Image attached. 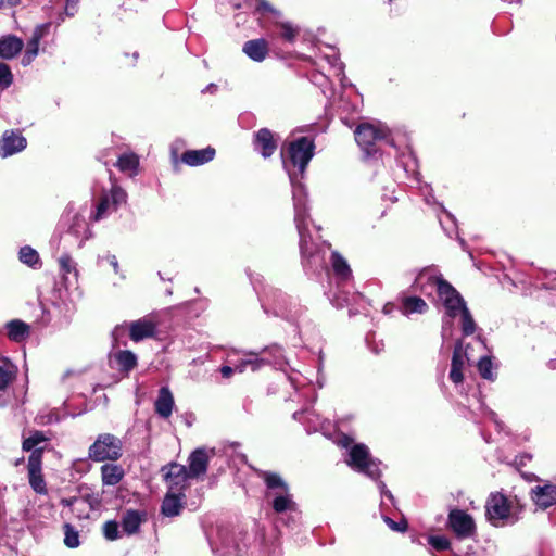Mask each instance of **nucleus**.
I'll use <instances>...</instances> for the list:
<instances>
[{
  "mask_svg": "<svg viewBox=\"0 0 556 556\" xmlns=\"http://www.w3.org/2000/svg\"><path fill=\"white\" fill-rule=\"evenodd\" d=\"M27 146L26 138L20 130L8 129L0 138V156L2 159L22 152Z\"/></svg>",
  "mask_w": 556,
  "mask_h": 556,
  "instance_id": "nucleus-16",
  "label": "nucleus"
},
{
  "mask_svg": "<svg viewBox=\"0 0 556 556\" xmlns=\"http://www.w3.org/2000/svg\"><path fill=\"white\" fill-rule=\"evenodd\" d=\"M278 26L281 29V38L289 43H293L300 33V28L290 22H282Z\"/></svg>",
  "mask_w": 556,
  "mask_h": 556,
  "instance_id": "nucleus-43",
  "label": "nucleus"
},
{
  "mask_svg": "<svg viewBox=\"0 0 556 556\" xmlns=\"http://www.w3.org/2000/svg\"><path fill=\"white\" fill-rule=\"evenodd\" d=\"M485 518L495 528L516 525L525 509L517 495H507L503 492H492L485 502Z\"/></svg>",
  "mask_w": 556,
  "mask_h": 556,
  "instance_id": "nucleus-2",
  "label": "nucleus"
},
{
  "mask_svg": "<svg viewBox=\"0 0 556 556\" xmlns=\"http://www.w3.org/2000/svg\"><path fill=\"white\" fill-rule=\"evenodd\" d=\"M462 342H458L456 345H455V349H454V352H453V357H452V362H455L456 361V366L457 367H460L463 368L464 367V355L462 353Z\"/></svg>",
  "mask_w": 556,
  "mask_h": 556,
  "instance_id": "nucleus-59",
  "label": "nucleus"
},
{
  "mask_svg": "<svg viewBox=\"0 0 556 556\" xmlns=\"http://www.w3.org/2000/svg\"><path fill=\"white\" fill-rule=\"evenodd\" d=\"M242 51L254 62H263L268 54V45L265 39H252L243 45Z\"/></svg>",
  "mask_w": 556,
  "mask_h": 556,
  "instance_id": "nucleus-29",
  "label": "nucleus"
},
{
  "mask_svg": "<svg viewBox=\"0 0 556 556\" xmlns=\"http://www.w3.org/2000/svg\"><path fill=\"white\" fill-rule=\"evenodd\" d=\"M399 163L403 166L404 170L407 174H412L415 179L419 181V173L417 170L418 168V162L415 156V154L412 151H408L407 153H403L401 157L399 159Z\"/></svg>",
  "mask_w": 556,
  "mask_h": 556,
  "instance_id": "nucleus-39",
  "label": "nucleus"
},
{
  "mask_svg": "<svg viewBox=\"0 0 556 556\" xmlns=\"http://www.w3.org/2000/svg\"><path fill=\"white\" fill-rule=\"evenodd\" d=\"M331 53L324 54L323 59L330 65V67L336 72V75L340 78L342 87L345 86V75H344V64L340 61L339 54L336 49L330 48Z\"/></svg>",
  "mask_w": 556,
  "mask_h": 556,
  "instance_id": "nucleus-37",
  "label": "nucleus"
},
{
  "mask_svg": "<svg viewBox=\"0 0 556 556\" xmlns=\"http://www.w3.org/2000/svg\"><path fill=\"white\" fill-rule=\"evenodd\" d=\"M435 289L440 302L446 311V317L443 319L442 338L445 340L452 336V321L466 303L460 293L447 280H434Z\"/></svg>",
  "mask_w": 556,
  "mask_h": 556,
  "instance_id": "nucleus-6",
  "label": "nucleus"
},
{
  "mask_svg": "<svg viewBox=\"0 0 556 556\" xmlns=\"http://www.w3.org/2000/svg\"><path fill=\"white\" fill-rule=\"evenodd\" d=\"M270 352L274 355V363L280 365V359L282 358V351L281 348L278 345H274L270 348H264L260 353L253 352V351H247L244 352L245 358L239 361L233 366L236 368V371L243 372L248 368H250L252 371H256L260 368H262L265 364H269L270 362L267 361L264 357H261L260 354H264Z\"/></svg>",
  "mask_w": 556,
  "mask_h": 556,
  "instance_id": "nucleus-12",
  "label": "nucleus"
},
{
  "mask_svg": "<svg viewBox=\"0 0 556 556\" xmlns=\"http://www.w3.org/2000/svg\"><path fill=\"white\" fill-rule=\"evenodd\" d=\"M330 266L337 278H351L352 269L348 260L338 251H332L330 255Z\"/></svg>",
  "mask_w": 556,
  "mask_h": 556,
  "instance_id": "nucleus-31",
  "label": "nucleus"
},
{
  "mask_svg": "<svg viewBox=\"0 0 556 556\" xmlns=\"http://www.w3.org/2000/svg\"><path fill=\"white\" fill-rule=\"evenodd\" d=\"M123 455L122 440L111 433H101L88 448V457L97 463L116 462Z\"/></svg>",
  "mask_w": 556,
  "mask_h": 556,
  "instance_id": "nucleus-9",
  "label": "nucleus"
},
{
  "mask_svg": "<svg viewBox=\"0 0 556 556\" xmlns=\"http://www.w3.org/2000/svg\"><path fill=\"white\" fill-rule=\"evenodd\" d=\"M420 193L422 194L425 201L427 204H437L433 195V190L430 185L428 184H420L419 186ZM440 203H438L439 205Z\"/></svg>",
  "mask_w": 556,
  "mask_h": 556,
  "instance_id": "nucleus-54",
  "label": "nucleus"
},
{
  "mask_svg": "<svg viewBox=\"0 0 556 556\" xmlns=\"http://www.w3.org/2000/svg\"><path fill=\"white\" fill-rule=\"evenodd\" d=\"M47 441V437L41 431H34L28 438H25L23 441V450L24 451H31V453L35 450L43 451L42 447L39 445Z\"/></svg>",
  "mask_w": 556,
  "mask_h": 556,
  "instance_id": "nucleus-41",
  "label": "nucleus"
},
{
  "mask_svg": "<svg viewBox=\"0 0 556 556\" xmlns=\"http://www.w3.org/2000/svg\"><path fill=\"white\" fill-rule=\"evenodd\" d=\"M481 409L483 410V414L485 415V417L489 418L494 424L495 429L498 432H502L504 430V424L501 420H498L496 413H494L493 410H491L489 408H484L482 404H481Z\"/></svg>",
  "mask_w": 556,
  "mask_h": 556,
  "instance_id": "nucleus-55",
  "label": "nucleus"
},
{
  "mask_svg": "<svg viewBox=\"0 0 556 556\" xmlns=\"http://www.w3.org/2000/svg\"><path fill=\"white\" fill-rule=\"evenodd\" d=\"M478 370L482 378L486 380H494L495 372L493 371V363L491 357H481L478 362Z\"/></svg>",
  "mask_w": 556,
  "mask_h": 556,
  "instance_id": "nucleus-45",
  "label": "nucleus"
},
{
  "mask_svg": "<svg viewBox=\"0 0 556 556\" xmlns=\"http://www.w3.org/2000/svg\"><path fill=\"white\" fill-rule=\"evenodd\" d=\"M129 334L128 325H118L112 331V340L114 348L126 345L125 337Z\"/></svg>",
  "mask_w": 556,
  "mask_h": 556,
  "instance_id": "nucleus-47",
  "label": "nucleus"
},
{
  "mask_svg": "<svg viewBox=\"0 0 556 556\" xmlns=\"http://www.w3.org/2000/svg\"><path fill=\"white\" fill-rule=\"evenodd\" d=\"M28 481L31 489L38 494H47V485L41 473V451L35 450L28 458Z\"/></svg>",
  "mask_w": 556,
  "mask_h": 556,
  "instance_id": "nucleus-17",
  "label": "nucleus"
},
{
  "mask_svg": "<svg viewBox=\"0 0 556 556\" xmlns=\"http://www.w3.org/2000/svg\"><path fill=\"white\" fill-rule=\"evenodd\" d=\"M124 469L116 464H104L101 467V478L104 485H116L124 478Z\"/></svg>",
  "mask_w": 556,
  "mask_h": 556,
  "instance_id": "nucleus-32",
  "label": "nucleus"
},
{
  "mask_svg": "<svg viewBox=\"0 0 556 556\" xmlns=\"http://www.w3.org/2000/svg\"><path fill=\"white\" fill-rule=\"evenodd\" d=\"M355 140L366 157H376L381 144L394 147L393 139L388 137V129L382 125L361 124L354 131Z\"/></svg>",
  "mask_w": 556,
  "mask_h": 556,
  "instance_id": "nucleus-5",
  "label": "nucleus"
},
{
  "mask_svg": "<svg viewBox=\"0 0 556 556\" xmlns=\"http://www.w3.org/2000/svg\"><path fill=\"white\" fill-rule=\"evenodd\" d=\"M256 11L261 13H273L276 16L280 15V12L274 9L267 0H256Z\"/></svg>",
  "mask_w": 556,
  "mask_h": 556,
  "instance_id": "nucleus-56",
  "label": "nucleus"
},
{
  "mask_svg": "<svg viewBox=\"0 0 556 556\" xmlns=\"http://www.w3.org/2000/svg\"><path fill=\"white\" fill-rule=\"evenodd\" d=\"M64 543L70 548H75L79 545V535L73 526L66 523L64 526Z\"/></svg>",
  "mask_w": 556,
  "mask_h": 556,
  "instance_id": "nucleus-46",
  "label": "nucleus"
},
{
  "mask_svg": "<svg viewBox=\"0 0 556 556\" xmlns=\"http://www.w3.org/2000/svg\"><path fill=\"white\" fill-rule=\"evenodd\" d=\"M215 156V149L206 147L200 150H188L181 155V162L189 166H200L210 161Z\"/></svg>",
  "mask_w": 556,
  "mask_h": 556,
  "instance_id": "nucleus-27",
  "label": "nucleus"
},
{
  "mask_svg": "<svg viewBox=\"0 0 556 556\" xmlns=\"http://www.w3.org/2000/svg\"><path fill=\"white\" fill-rule=\"evenodd\" d=\"M146 520V513L136 509H127L121 517L122 531L127 535L136 534L141 523Z\"/></svg>",
  "mask_w": 556,
  "mask_h": 556,
  "instance_id": "nucleus-22",
  "label": "nucleus"
},
{
  "mask_svg": "<svg viewBox=\"0 0 556 556\" xmlns=\"http://www.w3.org/2000/svg\"><path fill=\"white\" fill-rule=\"evenodd\" d=\"M127 202V192L119 186H112L109 191L103 192L94 202L89 215L92 223L106 219Z\"/></svg>",
  "mask_w": 556,
  "mask_h": 556,
  "instance_id": "nucleus-7",
  "label": "nucleus"
},
{
  "mask_svg": "<svg viewBox=\"0 0 556 556\" xmlns=\"http://www.w3.org/2000/svg\"><path fill=\"white\" fill-rule=\"evenodd\" d=\"M293 418L300 422L307 425V431H318L324 428L325 420L319 417L314 410H300L293 414Z\"/></svg>",
  "mask_w": 556,
  "mask_h": 556,
  "instance_id": "nucleus-33",
  "label": "nucleus"
},
{
  "mask_svg": "<svg viewBox=\"0 0 556 556\" xmlns=\"http://www.w3.org/2000/svg\"><path fill=\"white\" fill-rule=\"evenodd\" d=\"M24 48V41L15 35H5L0 37V58L12 60L21 53Z\"/></svg>",
  "mask_w": 556,
  "mask_h": 556,
  "instance_id": "nucleus-23",
  "label": "nucleus"
},
{
  "mask_svg": "<svg viewBox=\"0 0 556 556\" xmlns=\"http://www.w3.org/2000/svg\"><path fill=\"white\" fill-rule=\"evenodd\" d=\"M528 282V280H523V279H520V280H509V285L510 287H508V290L510 292H515L514 289H523L525 285Z\"/></svg>",
  "mask_w": 556,
  "mask_h": 556,
  "instance_id": "nucleus-61",
  "label": "nucleus"
},
{
  "mask_svg": "<svg viewBox=\"0 0 556 556\" xmlns=\"http://www.w3.org/2000/svg\"><path fill=\"white\" fill-rule=\"evenodd\" d=\"M428 543L437 551H445L450 548V540L445 535H430Z\"/></svg>",
  "mask_w": 556,
  "mask_h": 556,
  "instance_id": "nucleus-51",
  "label": "nucleus"
},
{
  "mask_svg": "<svg viewBox=\"0 0 556 556\" xmlns=\"http://www.w3.org/2000/svg\"><path fill=\"white\" fill-rule=\"evenodd\" d=\"M450 379L458 384L463 381V368L456 366V361L451 363Z\"/></svg>",
  "mask_w": 556,
  "mask_h": 556,
  "instance_id": "nucleus-57",
  "label": "nucleus"
},
{
  "mask_svg": "<svg viewBox=\"0 0 556 556\" xmlns=\"http://www.w3.org/2000/svg\"><path fill=\"white\" fill-rule=\"evenodd\" d=\"M399 311L406 317L414 314H425L429 306L424 299L417 295L402 294L397 299Z\"/></svg>",
  "mask_w": 556,
  "mask_h": 556,
  "instance_id": "nucleus-21",
  "label": "nucleus"
},
{
  "mask_svg": "<svg viewBox=\"0 0 556 556\" xmlns=\"http://www.w3.org/2000/svg\"><path fill=\"white\" fill-rule=\"evenodd\" d=\"M447 525L458 540L473 539L477 535L473 517L463 509H452Z\"/></svg>",
  "mask_w": 556,
  "mask_h": 556,
  "instance_id": "nucleus-11",
  "label": "nucleus"
},
{
  "mask_svg": "<svg viewBox=\"0 0 556 556\" xmlns=\"http://www.w3.org/2000/svg\"><path fill=\"white\" fill-rule=\"evenodd\" d=\"M326 294L330 303L337 308L358 304L363 299L362 294L355 291L350 280H329Z\"/></svg>",
  "mask_w": 556,
  "mask_h": 556,
  "instance_id": "nucleus-10",
  "label": "nucleus"
},
{
  "mask_svg": "<svg viewBox=\"0 0 556 556\" xmlns=\"http://www.w3.org/2000/svg\"><path fill=\"white\" fill-rule=\"evenodd\" d=\"M59 266L64 276L72 275L74 277H78V275H79L78 269H77V263L67 253H64L59 257Z\"/></svg>",
  "mask_w": 556,
  "mask_h": 556,
  "instance_id": "nucleus-40",
  "label": "nucleus"
},
{
  "mask_svg": "<svg viewBox=\"0 0 556 556\" xmlns=\"http://www.w3.org/2000/svg\"><path fill=\"white\" fill-rule=\"evenodd\" d=\"M112 357L121 371L129 372L137 366V356L131 351L119 350Z\"/></svg>",
  "mask_w": 556,
  "mask_h": 556,
  "instance_id": "nucleus-35",
  "label": "nucleus"
},
{
  "mask_svg": "<svg viewBox=\"0 0 556 556\" xmlns=\"http://www.w3.org/2000/svg\"><path fill=\"white\" fill-rule=\"evenodd\" d=\"M532 500L540 508H547L556 503V485H538L532 490Z\"/></svg>",
  "mask_w": 556,
  "mask_h": 556,
  "instance_id": "nucleus-26",
  "label": "nucleus"
},
{
  "mask_svg": "<svg viewBox=\"0 0 556 556\" xmlns=\"http://www.w3.org/2000/svg\"><path fill=\"white\" fill-rule=\"evenodd\" d=\"M116 166L122 173H126L128 176L134 177L138 174L139 157L132 152L124 153L119 155Z\"/></svg>",
  "mask_w": 556,
  "mask_h": 556,
  "instance_id": "nucleus-34",
  "label": "nucleus"
},
{
  "mask_svg": "<svg viewBox=\"0 0 556 556\" xmlns=\"http://www.w3.org/2000/svg\"><path fill=\"white\" fill-rule=\"evenodd\" d=\"M278 147V139L268 128H261L253 136V148L264 159L270 157Z\"/></svg>",
  "mask_w": 556,
  "mask_h": 556,
  "instance_id": "nucleus-19",
  "label": "nucleus"
},
{
  "mask_svg": "<svg viewBox=\"0 0 556 556\" xmlns=\"http://www.w3.org/2000/svg\"><path fill=\"white\" fill-rule=\"evenodd\" d=\"M157 321L153 316H146L138 320L131 321L128 325L129 338L139 342L148 338H153L156 334Z\"/></svg>",
  "mask_w": 556,
  "mask_h": 556,
  "instance_id": "nucleus-18",
  "label": "nucleus"
},
{
  "mask_svg": "<svg viewBox=\"0 0 556 556\" xmlns=\"http://www.w3.org/2000/svg\"><path fill=\"white\" fill-rule=\"evenodd\" d=\"M345 462L353 470L372 480H378L381 476V462L372 458L369 448L363 443L354 444L350 447Z\"/></svg>",
  "mask_w": 556,
  "mask_h": 556,
  "instance_id": "nucleus-8",
  "label": "nucleus"
},
{
  "mask_svg": "<svg viewBox=\"0 0 556 556\" xmlns=\"http://www.w3.org/2000/svg\"><path fill=\"white\" fill-rule=\"evenodd\" d=\"M51 22L37 25L31 34L30 39L27 41L26 50L22 56L21 64L28 66L33 63L39 53L40 41L48 36L51 28Z\"/></svg>",
  "mask_w": 556,
  "mask_h": 556,
  "instance_id": "nucleus-14",
  "label": "nucleus"
},
{
  "mask_svg": "<svg viewBox=\"0 0 556 556\" xmlns=\"http://www.w3.org/2000/svg\"><path fill=\"white\" fill-rule=\"evenodd\" d=\"M78 502L77 497L62 498L61 504L66 507H72Z\"/></svg>",
  "mask_w": 556,
  "mask_h": 556,
  "instance_id": "nucleus-63",
  "label": "nucleus"
},
{
  "mask_svg": "<svg viewBox=\"0 0 556 556\" xmlns=\"http://www.w3.org/2000/svg\"><path fill=\"white\" fill-rule=\"evenodd\" d=\"M353 443V440L351 438H349L348 435H343L340 440H339V444L342 445L343 447L348 448L350 447V445Z\"/></svg>",
  "mask_w": 556,
  "mask_h": 556,
  "instance_id": "nucleus-64",
  "label": "nucleus"
},
{
  "mask_svg": "<svg viewBox=\"0 0 556 556\" xmlns=\"http://www.w3.org/2000/svg\"><path fill=\"white\" fill-rule=\"evenodd\" d=\"M7 337L16 343H21L29 337L30 327L21 319H12L4 325Z\"/></svg>",
  "mask_w": 556,
  "mask_h": 556,
  "instance_id": "nucleus-30",
  "label": "nucleus"
},
{
  "mask_svg": "<svg viewBox=\"0 0 556 556\" xmlns=\"http://www.w3.org/2000/svg\"><path fill=\"white\" fill-rule=\"evenodd\" d=\"M184 504L185 494L167 491L161 505V511L166 517H176L181 513Z\"/></svg>",
  "mask_w": 556,
  "mask_h": 556,
  "instance_id": "nucleus-25",
  "label": "nucleus"
},
{
  "mask_svg": "<svg viewBox=\"0 0 556 556\" xmlns=\"http://www.w3.org/2000/svg\"><path fill=\"white\" fill-rule=\"evenodd\" d=\"M415 275V278H443L441 270L434 265L422 267Z\"/></svg>",
  "mask_w": 556,
  "mask_h": 556,
  "instance_id": "nucleus-50",
  "label": "nucleus"
},
{
  "mask_svg": "<svg viewBox=\"0 0 556 556\" xmlns=\"http://www.w3.org/2000/svg\"><path fill=\"white\" fill-rule=\"evenodd\" d=\"M118 528H119V525L117 521H115V520L106 521L103 525V534H104L105 539H108L110 541L117 540L121 536Z\"/></svg>",
  "mask_w": 556,
  "mask_h": 556,
  "instance_id": "nucleus-48",
  "label": "nucleus"
},
{
  "mask_svg": "<svg viewBox=\"0 0 556 556\" xmlns=\"http://www.w3.org/2000/svg\"><path fill=\"white\" fill-rule=\"evenodd\" d=\"M15 377V368L12 364L0 365V392L4 391Z\"/></svg>",
  "mask_w": 556,
  "mask_h": 556,
  "instance_id": "nucleus-44",
  "label": "nucleus"
},
{
  "mask_svg": "<svg viewBox=\"0 0 556 556\" xmlns=\"http://www.w3.org/2000/svg\"><path fill=\"white\" fill-rule=\"evenodd\" d=\"M315 154V142L308 137H300L289 143L282 164L292 188L294 223L299 232L302 266L306 275L320 276L326 270L325 253L312 242L307 235L309 220L308 194L302 182L305 170Z\"/></svg>",
  "mask_w": 556,
  "mask_h": 556,
  "instance_id": "nucleus-1",
  "label": "nucleus"
},
{
  "mask_svg": "<svg viewBox=\"0 0 556 556\" xmlns=\"http://www.w3.org/2000/svg\"><path fill=\"white\" fill-rule=\"evenodd\" d=\"M67 282L68 280H53L52 289L49 296H47V301L65 313L71 312L74 302L73 293L70 292Z\"/></svg>",
  "mask_w": 556,
  "mask_h": 556,
  "instance_id": "nucleus-13",
  "label": "nucleus"
},
{
  "mask_svg": "<svg viewBox=\"0 0 556 556\" xmlns=\"http://www.w3.org/2000/svg\"><path fill=\"white\" fill-rule=\"evenodd\" d=\"M168 491L184 494V490L189 485V479H192L186 466L180 464H170L164 475Z\"/></svg>",
  "mask_w": 556,
  "mask_h": 556,
  "instance_id": "nucleus-15",
  "label": "nucleus"
},
{
  "mask_svg": "<svg viewBox=\"0 0 556 556\" xmlns=\"http://www.w3.org/2000/svg\"><path fill=\"white\" fill-rule=\"evenodd\" d=\"M443 216H439V222L444 232L452 238L453 233L457 235V223L452 213L446 211L442 204H439Z\"/></svg>",
  "mask_w": 556,
  "mask_h": 556,
  "instance_id": "nucleus-38",
  "label": "nucleus"
},
{
  "mask_svg": "<svg viewBox=\"0 0 556 556\" xmlns=\"http://www.w3.org/2000/svg\"><path fill=\"white\" fill-rule=\"evenodd\" d=\"M99 263L101 266H103L104 264L112 266L114 275H116V276L122 275V273L119 270V265H118V262H117V258L115 255L108 254L105 256H102L99 258Z\"/></svg>",
  "mask_w": 556,
  "mask_h": 556,
  "instance_id": "nucleus-53",
  "label": "nucleus"
},
{
  "mask_svg": "<svg viewBox=\"0 0 556 556\" xmlns=\"http://www.w3.org/2000/svg\"><path fill=\"white\" fill-rule=\"evenodd\" d=\"M236 371V368L235 366H228V365H225V366H222L220 367V374L224 378H230L231 375Z\"/></svg>",
  "mask_w": 556,
  "mask_h": 556,
  "instance_id": "nucleus-62",
  "label": "nucleus"
},
{
  "mask_svg": "<svg viewBox=\"0 0 556 556\" xmlns=\"http://www.w3.org/2000/svg\"><path fill=\"white\" fill-rule=\"evenodd\" d=\"M86 206L77 207L71 202L66 205L62 214V224L65 227L64 236L71 244L81 249L87 241L93 238V231L90 227V219L87 220Z\"/></svg>",
  "mask_w": 556,
  "mask_h": 556,
  "instance_id": "nucleus-3",
  "label": "nucleus"
},
{
  "mask_svg": "<svg viewBox=\"0 0 556 556\" xmlns=\"http://www.w3.org/2000/svg\"><path fill=\"white\" fill-rule=\"evenodd\" d=\"M13 83V75L8 64L0 62V88L7 89Z\"/></svg>",
  "mask_w": 556,
  "mask_h": 556,
  "instance_id": "nucleus-49",
  "label": "nucleus"
},
{
  "mask_svg": "<svg viewBox=\"0 0 556 556\" xmlns=\"http://www.w3.org/2000/svg\"><path fill=\"white\" fill-rule=\"evenodd\" d=\"M208 455L204 448H197L189 456L188 472L192 478L204 475L207 470Z\"/></svg>",
  "mask_w": 556,
  "mask_h": 556,
  "instance_id": "nucleus-28",
  "label": "nucleus"
},
{
  "mask_svg": "<svg viewBox=\"0 0 556 556\" xmlns=\"http://www.w3.org/2000/svg\"><path fill=\"white\" fill-rule=\"evenodd\" d=\"M382 519L386 522V525L395 532H405L407 530L408 525L407 521L404 519L397 522L386 515L382 516Z\"/></svg>",
  "mask_w": 556,
  "mask_h": 556,
  "instance_id": "nucleus-52",
  "label": "nucleus"
},
{
  "mask_svg": "<svg viewBox=\"0 0 556 556\" xmlns=\"http://www.w3.org/2000/svg\"><path fill=\"white\" fill-rule=\"evenodd\" d=\"M211 545L217 556H239L241 553L235 535L228 532H219L217 541Z\"/></svg>",
  "mask_w": 556,
  "mask_h": 556,
  "instance_id": "nucleus-20",
  "label": "nucleus"
},
{
  "mask_svg": "<svg viewBox=\"0 0 556 556\" xmlns=\"http://www.w3.org/2000/svg\"><path fill=\"white\" fill-rule=\"evenodd\" d=\"M18 260L21 263L31 267H40L41 261L38 252L30 245H24L18 251Z\"/></svg>",
  "mask_w": 556,
  "mask_h": 556,
  "instance_id": "nucleus-36",
  "label": "nucleus"
},
{
  "mask_svg": "<svg viewBox=\"0 0 556 556\" xmlns=\"http://www.w3.org/2000/svg\"><path fill=\"white\" fill-rule=\"evenodd\" d=\"M256 472L266 485L265 496L273 498L271 506L275 513L282 514L296 510V503L293 501L289 485L280 475L267 470H257Z\"/></svg>",
  "mask_w": 556,
  "mask_h": 556,
  "instance_id": "nucleus-4",
  "label": "nucleus"
},
{
  "mask_svg": "<svg viewBox=\"0 0 556 556\" xmlns=\"http://www.w3.org/2000/svg\"><path fill=\"white\" fill-rule=\"evenodd\" d=\"M174 406L175 401L169 388L162 387L159 390V394L154 403L155 413L160 417L167 419L168 417H170Z\"/></svg>",
  "mask_w": 556,
  "mask_h": 556,
  "instance_id": "nucleus-24",
  "label": "nucleus"
},
{
  "mask_svg": "<svg viewBox=\"0 0 556 556\" xmlns=\"http://www.w3.org/2000/svg\"><path fill=\"white\" fill-rule=\"evenodd\" d=\"M378 488L380 490V494L382 497L388 498L391 503H394V496L390 490H388L387 485L382 481H378Z\"/></svg>",
  "mask_w": 556,
  "mask_h": 556,
  "instance_id": "nucleus-60",
  "label": "nucleus"
},
{
  "mask_svg": "<svg viewBox=\"0 0 556 556\" xmlns=\"http://www.w3.org/2000/svg\"><path fill=\"white\" fill-rule=\"evenodd\" d=\"M460 315L462 331L464 336H471L476 331V323L468 307H463L458 313Z\"/></svg>",
  "mask_w": 556,
  "mask_h": 556,
  "instance_id": "nucleus-42",
  "label": "nucleus"
},
{
  "mask_svg": "<svg viewBox=\"0 0 556 556\" xmlns=\"http://www.w3.org/2000/svg\"><path fill=\"white\" fill-rule=\"evenodd\" d=\"M79 1L80 0H66L65 1L64 14L67 17H73L78 12Z\"/></svg>",
  "mask_w": 556,
  "mask_h": 556,
  "instance_id": "nucleus-58",
  "label": "nucleus"
}]
</instances>
